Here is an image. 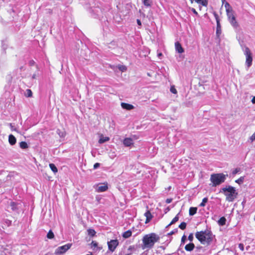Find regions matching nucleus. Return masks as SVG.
Listing matches in <instances>:
<instances>
[{"label": "nucleus", "mask_w": 255, "mask_h": 255, "mask_svg": "<svg viewBox=\"0 0 255 255\" xmlns=\"http://www.w3.org/2000/svg\"><path fill=\"white\" fill-rule=\"evenodd\" d=\"M98 245V243L94 241L90 244L91 248L95 252L100 251L102 249V247H99Z\"/></svg>", "instance_id": "obj_15"}, {"label": "nucleus", "mask_w": 255, "mask_h": 255, "mask_svg": "<svg viewBox=\"0 0 255 255\" xmlns=\"http://www.w3.org/2000/svg\"><path fill=\"white\" fill-rule=\"evenodd\" d=\"M142 3L146 7H151L152 3V0H142Z\"/></svg>", "instance_id": "obj_22"}, {"label": "nucleus", "mask_w": 255, "mask_h": 255, "mask_svg": "<svg viewBox=\"0 0 255 255\" xmlns=\"http://www.w3.org/2000/svg\"><path fill=\"white\" fill-rule=\"evenodd\" d=\"M47 238L49 239H53L54 237V235L53 232L51 230H50L47 234Z\"/></svg>", "instance_id": "obj_33"}, {"label": "nucleus", "mask_w": 255, "mask_h": 255, "mask_svg": "<svg viewBox=\"0 0 255 255\" xmlns=\"http://www.w3.org/2000/svg\"><path fill=\"white\" fill-rule=\"evenodd\" d=\"M195 237L202 244L208 245L211 244L214 238L211 231L208 229L204 231L196 232Z\"/></svg>", "instance_id": "obj_1"}, {"label": "nucleus", "mask_w": 255, "mask_h": 255, "mask_svg": "<svg viewBox=\"0 0 255 255\" xmlns=\"http://www.w3.org/2000/svg\"><path fill=\"white\" fill-rule=\"evenodd\" d=\"M244 54L246 55V65L249 68L251 66L253 62V57L252 55V53L250 49L247 47H245V49H244Z\"/></svg>", "instance_id": "obj_7"}, {"label": "nucleus", "mask_w": 255, "mask_h": 255, "mask_svg": "<svg viewBox=\"0 0 255 255\" xmlns=\"http://www.w3.org/2000/svg\"><path fill=\"white\" fill-rule=\"evenodd\" d=\"M132 232L130 230H128L126 232H125L123 235L122 236L125 239H127L129 237H130L131 236Z\"/></svg>", "instance_id": "obj_24"}, {"label": "nucleus", "mask_w": 255, "mask_h": 255, "mask_svg": "<svg viewBox=\"0 0 255 255\" xmlns=\"http://www.w3.org/2000/svg\"><path fill=\"white\" fill-rule=\"evenodd\" d=\"M92 255V254H88V255Z\"/></svg>", "instance_id": "obj_57"}, {"label": "nucleus", "mask_w": 255, "mask_h": 255, "mask_svg": "<svg viewBox=\"0 0 255 255\" xmlns=\"http://www.w3.org/2000/svg\"><path fill=\"white\" fill-rule=\"evenodd\" d=\"M96 191L98 192H103L107 190L108 187L107 184H99L95 187Z\"/></svg>", "instance_id": "obj_11"}, {"label": "nucleus", "mask_w": 255, "mask_h": 255, "mask_svg": "<svg viewBox=\"0 0 255 255\" xmlns=\"http://www.w3.org/2000/svg\"><path fill=\"white\" fill-rule=\"evenodd\" d=\"M226 219L224 217L220 218L218 221V223L220 226H224L226 224Z\"/></svg>", "instance_id": "obj_25"}, {"label": "nucleus", "mask_w": 255, "mask_h": 255, "mask_svg": "<svg viewBox=\"0 0 255 255\" xmlns=\"http://www.w3.org/2000/svg\"><path fill=\"white\" fill-rule=\"evenodd\" d=\"M159 240V237L155 233L145 235L142 239V249H151L156 242Z\"/></svg>", "instance_id": "obj_2"}, {"label": "nucleus", "mask_w": 255, "mask_h": 255, "mask_svg": "<svg viewBox=\"0 0 255 255\" xmlns=\"http://www.w3.org/2000/svg\"><path fill=\"white\" fill-rule=\"evenodd\" d=\"M208 199L207 197L204 198L202 200V202L199 205V206L202 207H205L206 203L208 202Z\"/></svg>", "instance_id": "obj_30"}, {"label": "nucleus", "mask_w": 255, "mask_h": 255, "mask_svg": "<svg viewBox=\"0 0 255 255\" xmlns=\"http://www.w3.org/2000/svg\"><path fill=\"white\" fill-rule=\"evenodd\" d=\"M19 146L22 149H26L28 148V144L25 141H21L19 143Z\"/></svg>", "instance_id": "obj_29"}, {"label": "nucleus", "mask_w": 255, "mask_h": 255, "mask_svg": "<svg viewBox=\"0 0 255 255\" xmlns=\"http://www.w3.org/2000/svg\"><path fill=\"white\" fill-rule=\"evenodd\" d=\"M175 49L179 53H182L184 52V49L182 47L181 44L179 42H176L175 43Z\"/></svg>", "instance_id": "obj_18"}, {"label": "nucleus", "mask_w": 255, "mask_h": 255, "mask_svg": "<svg viewBox=\"0 0 255 255\" xmlns=\"http://www.w3.org/2000/svg\"><path fill=\"white\" fill-rule=\"evenodd\" d=\"M119 69L122 71H124L126 70V68L124 66H121L120 67H119Z\"/></svg>", "instance_id": "obj_48"}, {"label": "nucleus", "mask_w": 255, "mask_h": 255, "mask_svg": "<svg viewBox=\"0 0 255 255\" xmlns=\"http://www.w3.org/2000/svg\"><path fill=\"white\" fill-rule=\"evenodd\" d=\"M170 226V225H169H169H168L166 227V228H168Z\"/></svg>", "instance_id": "obj_54"}, {"label": "nucleus", "mask_w": 255, "mask_h": 255, "mask_svg": "<svg viewBox=\"0 0 255 255\" xmlns=\"http://www.w3.org/2000/svg\"><path fill=\"white\" fill-rule=\"evenodd\" d=\"M227 176L228 175H225L223 173L212 174L211 175L210 180L213 184L212 186L213 187H216L224 182L226 179V176Z\"/></svg>", "instance_id": "obj_5"}, {"label": "nucleus", "mask_w": 255, "mask_h": 255, "mask_svg": "<svg viewBox=\"0 0 255 255\" xmlns=\"http://www.w3.org/2000/svg\"><path fill=\"white\" fill-rule=\"evenodd\" d=\"M172 201V199H167L166 200V202L168 204L171 203Z\"/></svg>", "instance_id": "obj_50"}, {"label": "nucleus", "mask_w": 255, "mask_h": 255, "mask_svg": "<svg viewBox=\"0 0 255 255\" xmlns=\"http://www.w3.org/2000/svg\"><path fill=\"white\" fill-rule=\"evenodd\" d=\"M49 167L54 173L55 174L58 172L57 168L56 166L55 165V164L53 163H50Z\"/></svg>", "instance_id": "obj_27"}, {"label": "nucleus", "mask_w": 255, "mask_h": 255, "mask_svg": "<svg viewBox=\"0 0 255 255\" xmlns=\"http://www.w3.org/2000/svg\"><path fill=\"white\" fill-rule=\"evenodd\" d=\"M244 181V176H242L240 178H239L238 179L236 180L235 181V182L241 185V184H242L243 183Z\"/></svg>", "instance_id": "obj_35"}, {"label": "nucleus", "mask_w": 255, "mask_h": 255, "mask_svg": "<svg viewBox=\"0 0 255 255\" xmlns=\"http://www.w3.org/2000/svg\"><path fill=\"white\" fill-rule=\"evenodd\" d=\"M8 141L11 145H14L16 142V138L13 135L10 134L8 136Z\"/></svg>", "instance_id": "obj_20"}, {"label": "nucleus", "mask_w": 255, "mask_h": 255, "mask_svg": "<svg viewBox=\"0 0 255 255\" xmlns=\"http://www.w3.org/2000/svg\"><path fill=\"white\" fill-rule=\"evenodd\" d=\"M8 126H9V127L12 131L14 130V131H16L17 133H19L21 134H23V133H22L20 131H19L18 130H17L16 128H14V127L12 124L9 123Z\"/></svg>", "instance_id": "obj_28"}, {"label": "nucleus", "mask_w": 255, "mask_h": 255, "mask_svg": "<svg viewBox=\"0 0 255 255\" xmlns=\"http://www.w3.org/2000/svg\"><path fill=\"white\" fill-rule=\"evenodd\" d=\"M239 248L242 251H243L244 250V246L243 244L240 243L239 245Z\"/></svg>", "instance_id": "obj_44"}, {"label": "nucleus", "mask_w": 255, "mask_h": 255, "mask_svg": "<svg viewBox=\"0 0 255 255\" xmlns=\"http://www.w3.org/2000/svg\"><path fill=\"white\" fill-rule=\"evenodd\" d=\"M28 64H29V66H32L35 65V61L33 60H30L29 61Z\"/></svg>", "instance_id": "obj_43"}, {"label": "nucleus", "mask_w": 255, "mask_h": 255, "mask_svg": "<svg viewBox=\"0 0 255 255\" xmlns=\"http://www.w3.org/2000/svg\"><path fill=\"white\" fill-rule=\"evenodd\" d=\"M121 107L123 109L127 110H131L134 108V106L131 104L126 103H122Z\"/></svg>", "instance_id": "obj_17"}, {"label": "nucleus", "mask_w": 255, "mask_h": 255, "mask_svg": "<svg viewBox=\"0 0 255 255\" xmlns=\"http://www.w3.org/2000/svg\"><path fill=\"white\" fill-rule=\"evenodd\" d=\"M137 23L138 25H141V22L140 20L138 19H137Z\"/></svg>", "instance_id": "obj_51"}, {"label": "nucleus", "mask_w": 255, "mask_h": 255, "mask_svg": "<svg viewBox=\"0 0 255 255\" xmlns=\"http://www.w3.org/2000/svg\"><path fill=\"white\" fill-rule=\"evenodd\" d=\"M170 92L173 94H176L177 93V90L175 88L174 86H172L170 87Z\"/></svg>", "instance_id": "obj_40"}, {"label": "nucleus", "mask_w": 255, "mask_h": 255, "mask_svg": "<svg viewBox=\"0 0 255 255\" xmlns=\"http://www.w3.org/2000/svg\"><path fill=\"white\" fill-rule=\"evenodd\" d=\"M190 1L191 3H193V2H195L199 5L204 6H207L208 3V0H190Z\"/></svg>", "instance_id": "obj_16"}, {"label": "nucleus", "mask_w": 255, "mask_h": 255, "mask_svg": "<svg viewBox=\"0 0 255 255\" xmlns=\"http://www.w3.org/2000/svg\"><path fill=\"white\" fill-rule=\"evenodd\" d=\"M191 11L193 12V13L194 14H195L196 16H198V12H197V11L196 10V9L195 8H191Z\"/></svg>", "instance_id": "obj_45"}, {"label": "nucleus", "mask_w": 255, "mask_h": 255, "mask_svg": "<svg viewBox=\"0 0 255 255\" xmlns=\"http://www.w3.org/2000/svg\"><path fill=\"white\" fill-rule=\"evenodd\" d=\"M195 248V245L193 243H191L186 245L185 247V249L186 251L191 252Z\"/></svg>", "instance_id": "obj_19"}, {"label": "nucleus", "mask_w": 255, "mask_h": 255, "mask_svg": "<svg viewBox=\"0 0 255 255\" xmlns=\"http://www.w3.org/2000/svg\"><path fill=\"white\" fill-rule=\"evenodd\" d=\"M178 232V229L177 228L174 229L173 230H172V231H171L170 233H168V236H170V235H173L175 233H177Z\"/></svg>", "instance_id": "obj_41"}, {"label": "nucleus", "mask_w": 255, "mask_h": 255, "mask_svg": "<svg viewBox=\"0 0 255 255\" xmlns=\"http://www.w3.org/2000/svg\"><path fill=\"white\" fill-rule=\"evenodd\" d=\"M87 232H88V235L91 237H94V236H95L96 233L94 229H88L87 230Z\"/></svg>", "instance_id": "obj_31"}, {"label": "nucleus", "mask_w": 255, "mask_h": 255, "mask_svg": "<svg viewBox=\"0 0 255 255\" xmlns=\"http://www.w3.org/2000/svg\"><path fill=\"white\" fill-rule=\"evenodd\" d=\"M250 140L252 141H253L254 140H255V132H254V133L250 137Z\"/></svg>", "instance_id": "obj_46"}, {"label": "nucleus", "mask_w": 255, "mask_h": 255, "mask_svg": "<svg viewBox=\"0 0 255 255\" xmlns=\"http://www.w3.org/2000/svg\"><path fill=\"white\" fill-rule=\"evenodd\" d=\"M186 227V223L185 222L181 223L179 226V228L181 230H184Z\"/></svg>", "instance_id": "obj_37"}, {"label": "nucleus", "mask_w": 255, "mask_h": 255, "mask_svg": "<svg viewBox=\"0 0 255 255\" xmlns=\"http://www.w3.org/2000/svg\"><path fill=\"white\" fill-rule=\"evenodd\" d=\"M26 96L27 97H31L32 95V92L30 89H27L26 91Z\"/></svg>", "instance_id": "obj_38"}, {"label": "nucleus", "mask_w": 255, "mask_h": 255, "mask_svg": "<svg viewBox=\"0 0 255 255\" xmlns=\"http://www.w3.org/2000/svg\"><path fill=\"white\" fill-rule=\"evenodd\" d=\"M137 246L132 245L128 247L127 250L125 252V255H131L137 250Z\"/></svg>", "instance_id": "obj_12"}, {"label": "nucleus", "mask_w": 255, "mask_h": 255, "mask_svg": "<svg viewBox=\"0 0 255 255\" xmlns=\"http://www.w3.org/2000/svg\"><path fill=\"white\" fill-rule=\"evenodd\" d=\"M100 165V164L99 163H96L94 165V169H96L98 168Z\"/></svg>", "instance_id": "obj_47"}, {"label": "nucleus", "mask_w": 255, "mask_h": 255, "mask_svg": "<svg viewBox=\"0 0 255 255\" xmlns=\"http://www.w3.org/2000/svg\"><path fill=\"white\" fill-rule=\"evenodd\" d=\"M241 171V168H236L235 169H234L232 171V174L234 176L236 174L238 173Z\"/></svg>", "instance_id": "obj_34"}, {"label": "nucleus", "mask_w": 255, "mask_h": 255, "mask_svg": "<svg viewBox=\"0 0 255 255\" xmlns=\"http://www.w3.org/2000/svg\"><path fill=\"white\" fill-rule=\"evenodd\" d=\"M71 244H67L64 246L59 247L56 249L55 252V255H60L65 253L71 247Z\"/></svg>", "instance_id": "obj_8"}, {"label": "nucleus", "mask_w": 255, "mask_h": 255, "mask_svg": "<svg viewBox=\"0 0 255 255\" xmlns=\"http://www.w3.org/2000/svg\"><path fill=\"white\" fill-rule=\"evenodd\" d=\"M222 1H223V3H224V1H225V0H222Z\"/></svg>", "instance_id": "obj_55"}, {"label": "nucleus", "mask_w": 255, "mask_h": 255, "mask_svg": "<svg viewBox=\"0 0 255 255\" xmlns=\"http://www.w3.org/2000/svg\"><path fill=\"white\" fill-rule=\"evenodd\" d=\"M20 204L14 202H10V206L12 211L18 212L19 208L20 207Z\"/></svg>", "instance_id": "obj_14"}, {"label": "nucleus", "mask_w": 255, "mask_h": 255, "mask_svg": "<svg viewBox=\"0 0 255 255\" xmlns=\"http://www.w3.org/2000/svg\"><path fill=\"white\" fill-rule=\"evenodd\" d=\"M222 192L226 196V200L229 202L233 201L236 198L238 193L235 187L230 185L226 186L222 189Z\"/></svg>", "instance_id": "obj_3"}, {"label": "nucleus", "mask_w": 255, "mask_h": 255, "mask_svg": "<svg viewBox=\"0 0 255 255\" xmlns=\"http://www.w3.org/2000/svg\"><path fill=\"white\" fill-rule=\"evenodd\" d=\"M145 166L142 165L139 162H135L133 165L130 164L129 166H128L127 169L131 170V173L133 174L142 173L145 172L144 168Z\"/></svg>", "instance_id": "obj_6"}, {"label": "nucleus", "mask_w": 255, "mask_h": 255, "mask_svg": "<svg viewBox=\"0 0 255 255\" xmlns=\"http://www.w3.org/2000/svg\"><path fill=\"white\" fill-rule=\"evenodd\" d=\"M186 240V237L185 235H183L181 238L180 246L184 245L185 244Z\"/></svg>", "instance_id": "obj_39"}, {"label": "nucleus", "mask_w": 255, "mask_h": 255, "mask_svg": "<svg viewBox=\"0 0 255 255\" xmlns=\"http://www.w3.org/2000/svg\"><path fill=\"white\" fill-rule=\"evenodd\" d=\"M3 222L4 225H6L7 227H9L11 225V221L8 219H4Z\"/></svg>", "instance_id": "obj_36"}, {"label": "nucleus", "mask_w": 255, "mask_h": 255, "mask_svg": "<svg viewBox=\"0 0 255 255\" xmlns=\"http://www.w3.org/2000/svg\"><path fill=\"white\" fill-rule=\"evenodd\" d=\"M144 215L146 218V223L150 221L152 218V216L151 213L149 211H147V212H146L144 214Z\"/></svg>", "instance_id": "obj_23"}, {"label": "nucleus", "mask_w": 255, "mask_h": 255, "mask_svg": "<svg viewBox=\"0 0 255 255\" xmlns=\"http://www.w3.org/2000/svg\"><path fill=\"white\" fill-rule=\"evenodd\" d=\"M179 214V213L177 214L176 215V216L172 219V220L171 221V222L169 224V225H173V224H175L176 222H177L178 221V220H179V217H178Z\"/></svg>", "instance_id": "obj_32"}, {"label": "nucleus", "mask_w": 255, "mask_h": 255, "mask_svg": "<svg viewBox=\"0 0 255 255\" xmlns=\"http://www.w3.org/2000/svg\"><path fill=\"white\" fill-rule=\"evenodd\" d=\"M214 16L217 22L216 35L218 37H219L221 34V26L220 23V20L218 14L215 13Z\"/></svg>", "instance_id": "obj_10"}, {"label": "nucleus", "mask_w": 255, "mask_h": 255, "mask_svg": "<svg viewBox=\"0 0 255 255\" xmlns=\"http://www.w3.org/2000/svg\"><path fill=\"white\" fill-rule=\"evenodd\" d=\"M59 131V130H57V132L59 134L60 136V137H64V133L63 132L60 133V132H58Z\"/></svg>", "instance_id": "obj_49"}, {"label": "nucleus", "mask_w": 255, "mask_h": 255, "mask_svg": "<svg viewBox=\"0 0 255 255\" xmlns=\"http://www.w3.org/2000/svg\"><path fill=\"white\" fill-rule=\"evenodd\" d=\"M123 143L126 147H130L133 144V140L130 137H126L123 140Z\"/></svg>", "instance_id": "obj_13"}, {"label": "nucleus", "mask_w": 255, "mask_h": 255, "mask_svg": "<svg viewBox=\"0 0 255 255\" xmlns=\"http://www.w3.org/2000/svg\"><path fill=\"white\" fill-rule=\"evenodd\" d=\"M119 245V241L118 240H112L108 242V246L109 250L111 252H114Z\"/></svg>", "instance_id": "obj_9"}, {"label": "nucleus", "mask_w": 255, "mask_h": 255, "mask_svg": "<svg viewBox=\"0 0 255 255\" xmlns=\"http://www.w3.org/2000/svg\"><path fill=\"white\" fill-rule=\"evenodd\" d=\"M193 235L192 233H191L189 234V235L188 236V239L190 241V242H192L193 240Z\"/></svg>", "instance_id": "obj_42"}, {"label": "nucleus", "mask_w": 255, "mask_h": 255, "mask_svg": "<svg viewBox=\"0 0 255 255\" xmlns=\"http://www.w3.org/2000/svg\"><path fill=\"white\" fill-rule=\"evenodd\" d=\"M225 7L226 8L229 21L230 23L234 27H237L238 26V23L236 20V17L234 15V11L233 10L232 7L228 2H225Z\"/></svg>", "instance_id": "obj_4"}, {"label": "nucleus", "mask_w": 255, "mask_h": 255, "mask_svg": "<svg viewBox=\"0 0 255 255\" xmlns=\"http://www.w3.org/2000/svg\"><path fill=\"white\" fill-rule=\"evenodd\" d=\"M197 211V207H190L189 209V215L190 216H193L195 215Z\"/></svg>", "instance_id": "obj_26"}, {"label": "nucleus", "mask_w": 255, "mask_h": 255, "mask_svg": "<svg viewBox=\"0 0 255 255\" xmlns=\"http://www.w3.org/2000/svg\"><path fill=\"white\" fill-rule=\"evenodd\" d=\"M159 56H161V53H160L158 54Z\"/></svg>", "instance_id": "obj_56"}, {"label": "nucleus", "mask_w": 255, "mask_h": 255, "mask_svg": "<svg viewBox=\"0 0 255 255\" xmlns=\"http://www.w3.org/2000/svg\"><path fill=\"white\" fill-rule=\"evenodd\" d=\"M36 77V75L35 74H34L32 76V79H35Z\"/></svg>", "instance_id": "obj_53"}, {"label": "nucleus", "mask_w": 255, "mask_h": 255, "mask_svg": "<svg viewBox=\"0 0 255 255\" xmlns=\"http://www.w3.org/2000/svg\"><path fill=\"white\" fill-rule=\"evenodd\" d=\"M252 102L253 104H255V96L253 98Z\"/></svg>", "instance_id": "obj_52"}, {"label": "nucleus", "mask_w": 255, "mask_h": 255, "mask_svg": "<svg viewBox=\"0 0 255 255\" xmlns=\"http://www.w3.org/2000/svg\"><path fill=\"white\" fill-rule=\"evenodd\" d=\"M110 140V138L108 136H104L102 135L99 140V143L100 144L103 143L104 142H106Z\"/></svg>", "instance_id": "obj_21"}]
</instances>
